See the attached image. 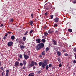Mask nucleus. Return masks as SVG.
Returning <instances> with one entry per match:
<instances>
[{"mask_svg": "<svg viewBox=\"0 0 76 76\" xmlns=\"http://www.w3.org/2000/svg\"><path fill=\"white\" fill-rule=\"evenodd\" d=\"M42 61H41L39 63V66H41L42 64Z\"/></svg>", "mask_w": 76, "mask_h": 76, "instance_id": "20", "label": "nucleus"}, {"mask_svg": "<svg viewBox=\"0 0 76 76\" xmlns=\"http://www.w3.org/2000/svg\"><path fill=\"white\" fill-rule=\"evenodd\" d=\"M20 48L21 50H22L23 49H24V48H25V46L23 45L20 46Z\"/></svg>", "mask_w": 76, "mask_h": 76, "instance_id": "15", "label": "nucleus"}, {"mask_svg": "<svg viewBox=\"0 0 76 76\" xmlns=\"http://www.w3.org/2000/svg\"><path fill=\"white\" fill-rule=\"evenodd\" d=\"M57 54L58 56H61V52L60 51H58Z\"/></svg>", "mask_w": 76, "mask_h": 76, "instance_id": "19", "label": "nucleus"}, {"mask_svg": "<svg viewBox=\"0 0 76 76\" xmlns=\"http://www.w3.org/2000/svg\"><path fill=\"white\" fill-rule=\"evenodd\" d=\"M15 39V36H14V35L12 36L11 37V39L12 40H14V39Z\"/></svg>", "mask_w": 76, "mask_h": 76, "instance_id": "14", "label": "nucleus"}, {"mask_svg": "<svg viewBox=\"0 0 76 76\" xmlns=\"http://www.w3.org/2000/svg\"><path fill=\"white\" fill-rule=\"evenodd\" d=\"M49 67L52 68V64H50L49 65Z\"/></svg>", "mask_w": 76, "mask_h": 76, "instance_id": "35", "label": "nucleus"}, {"mask_svg": "<svg viewBox=\"0 0 76 76\" xmlns=\"http://www.w3.org/2000/svg\"><path fill=\"white\" fill-rule=\"evenodd\" d=\"M59 18L58 17H56L55 18V19H54L55 22H56V23H57L58 21H59Z\"/></svg>", "mask_w": 76, "mask_h": 76, "instance_id": "7", "label": "nucleus"}, {"mask_svg": "<svg viewBox=\"0 0 76 76\" xmlns=\"http://www.w3.org/2000/svg\"><path fill=\"white\" fill-rule=\"evenodd\" d=\"M41 39H36V41L37 43H38V44H39V43H41Z\"/></svg>", "mask_w": 76, "mask_h": 76, "instance_id": "9", "label": "nucleus"}, {"mask_svg": "<svg viewBox=\"0 0 76 76\" xmlns=\"http://www.w3.org/2000/svg\"><path fill=\"white\" fill-rule=\"evenodd\" d=\"M46 10H48V8L47 7L46 9Z\"/></svg>", "mask_w": 76, "mask_h": 76, "instance_id": "58", "label": "nucleus"}, {"mask_svg": "<svg viewBox=\"0 0 76 76\" xmlns=\"http://www.w3.org/2000/svg\"><path fill=\"white\" fill-rule=\"evenodd\" d=\"M58 60L59 63H60L61 62V60H60V58H58Z\"/></svg>", "mask_w": 76, "mask_h": 76, "instance_id": "36", "label": "nucleus"}, {"mask_svg": "<svg viewBox=\"0 0 76 76\" xmlns=\"http://www.w3.org/2000/svg\"><path fill=\"white\" fill-rule=\"evenodd\" d=\"M44 28H47V26H45V27H44Z\"/></svg>", "mask_w": 76, "mask_h": 76, "instance_id": "62", "label": "nucleus"}, {"mask_svg": "<svg viewBox=\"0 0 76 76\" xmlns=\"http://www.w3.org/2000/svg\"><path fill=\"white\" fill-rule=\"evenodd\" d=\"M26 66H23L22 68V69H23V70H25V69H26Z\"/></svg>", "mask_w": 76, "mask_h": 76, "instance_id": "38", "label": "nucleus"}, {"mask_svg": "<svg viewBox=\"0 0 76 76\" xmlns=\"http://www.w3.org/2000/svg\"><path fill=\"white\" fill-rule=\"evenodd\" d=\"M33 31H33V30H31L30 31V32H29L28 34H30V35H31V34H32V33L33 32Z\"/></svg>", "mask_w": 76, "mask_h": 76, "instance_id": "22", "label": "nucleus"}, {"mask_svg": "<svg viewBox=\"0 0 76 76\" xmlns=\"http://www.w3.org/2000/svg\"><path fill=\"white\" fill-rule=\"evenodd\" d=\"M20 66H23V64H22V63H20Z\"/></svg>", "mask_w": 76, "mask_h": 76, "instance_id": "40", "label": "nucleus"}, {"mask_svg": "<svg viewBox=\"0 0 76 76\" xmlns=\"http://www.w3.org/2000/svg\"><path fill=\"white\" fill-rule=\"evenodd\" d=\"M44 34L45 37H47L48 35V32H44Z\"/></svg>", "mask_w": 76, "mask_h": 76, "instance_id": "18", "label": "nucleus"}, {"mask_svg": "<svg viewBox=\"0 0 76 76\" xmlns=\"http://www.w3.org/2000/svg\"><path fill=\"white\" fill-rule=\"evenodd\" d=\"M43 63L46 65H47L48 64V60L46 59L45 60H44Z\"/></svg>", "mask_w": 76, "mask_h": 76, "instance_id": "8", "label": "nucleus"}, {"mask_svg": "<svg viewBox=\"0 0 76 76\" xmlns=\"http://www.w3.org/2000/svg\"><path fill=\"white\" fill-rule=\"evenodd\" d=\"M63 51L64 53V52H66V50L64 49V50H63Z\"/></svg>", "mask_w": 76, "mask_h": 76, "instance_id": "54", "label": "nucleus"}, {"mask_svg": "<svg viewBox=\"0 0 76 76\" xmlns=\"http://www.w3.org/2000/svg\"><path fill=\"white\" fill-rule=\"evenodd\" d=\"M4 72H3L2 73V76H4Z\"/></svg>", "mask_w": 76, "mask_h": 76, "instance_id": "47", "label": "nucleus"}, {"mask_svg": "<svg viewBox=\"0 0 76 76\" xmlns=\"http://www.w3.org/2000/svg\"><path fill=\"white\" fill-rule=\"evenodd\" d=\"M74 12L75 13V14L76 15V10H75Z\"/></svg>", "mask_w": 76, "mask_h": 76, "instance_id": "53", "label": "nucleus"}, {"mask_svg": "<svg viewBox=\"0 0 76 76\" xmlns=\"http://www.w3.org/2000/svg\"><path fill=\"white\" fill-rule=\"evenodd\" d=\"M46 70H48V68L49 67L48 65H47L45 66Z\"/></svg>", "mask_w": 76, "mask_h": 76, "instance_id": "21", "label": "nucleus"}, {"mask_svg": "<svg viewBox=\"0 0 76 76\" xmlns=\"http://www.w3.org/2000/svg\"><path fill=\"white\" fill-rule=\"evenodd\" d=\"M7 35H8V34L7 33H6V34L5 35V37H7Z\"/></svg>", "mask_w": 76, "mask_h": 76, "instance_id": "52", "label": "nucleus"}, {"mask_svg": "<svg viewBox=\"0 0 76 76\" xmlns=\"http://www.w3.org/2000/svg\"><path fill=\"white\" fill-rule=\"evenodd\" d=\"M53 17H54V15H50V18H51V19H53Z\"/></svg>", "mask_w": 76, "mask_h": 76, "instance_id": "37", "label": "nucleus"}, {"mask_svg": "<svg viewBox=\"0 0 76 76\" xmlns=\"http://www.w3.org/2000/svg\"><path fill=\"white\" fill-rule=\"evenodd\" d=\"M18 61H20V58H19L18 59Z\"/></svg>", "mask_w": 76, "mask_h": 76, "instance_id": "61", "label": "nucleus"}, {"mask_svg": "<svg viewBox=\"0 0 76 76\" xmlns=\"http://www.w3.org/2000/svg\"><path fill=\"white\" fill-rule=\"evenodd\" d=\"M16 41H18V39H16Z\"/></svg>", "mask_w": 76, "mask_h": 76, "instance_id": "64", "label": "nucleus"}, {"mask_svg": "<svg viewBox=\"0 0 76 76\" xmlns=\"http://www.w3.org/2000/svg\"><path fill=\"white\" fill-rule=\"evenodd\" d=\"M49 50V48H48V47L46 48V50H45L46 52L48 51Z\"/></svg>", "mask_w": 76, "mask_h": 76, "instance_id": "32", "label": "nucleus"}, {"mask_svg": "<svg viewBox=\"0 0 76 76\" xmlns=\"http://www.w3.org/2000/svg\"><path fill=\"white\" fill-rule=\"evenodd\" d=\"M3 26V24L2 23L1 25V27H2V26Z\"/></svg>", "mask_w": 76, "mask_h": 76, "instance_id": "56", "label": "nucleus"}, {"mask_svg": "<svg viewBox=\"0 0 76 76\" xmlns=\"http://www.w3.org/2000/svg\"><path fill=\"white\" fill-rule=\"evenodd\" d=\"M54 27L56 28V27H57L58 26V24H57L55 23L54 24Z\"/></svg>", "mask_w": 76, "mask_h": 76, "instance_id": "27", "label": "nucleus"}, {"mask_svg": "<svg viewBox=\"0 0 76 76\" xmlns=\"http://www.w3.org/2000/svg\"><path fill=\"white\" fill-rule=\"evenodd\" d=\"M7 33H8V34H12V32H8Z\"/></svg>", "mask_w": 76, "mask_h": 76, "instance_id": "57", "label": "nucleus"}, {"mask_svg": "<svg viewBox=\"0 0 76 76\" xmlns=\"http://www.w3.org/2000/svg\"><path fill=\"white\" fill-rule=\"evenodd\" d=\"M6 36L4 37L3 38V39H4V40L6 39Z\"/></svg>", "mask_w": 76, "mask_h": 76, "instance_id": "46", "label": "nucleus"}, {"mask_svg": "<svg viewBox=\"0 0 76 76\" xmlns=\"http://www.w3.org/2000/svg\"><path fill=\"white\" fill-rule=\"evenodd\" d=\"M73 3L74 4H75V3H76V1H74Z\"/></svg>", "mask_w": 76, "mask_h": 76, "instance_id": "51", "label": "nucleus"}, {"mask_svg": "<svg viewBox=\"0 0 76 76\" xmlns=\"http://www.w3.org/2000/svg\"><path fill=\"white\" fill-rule=\"evenodd\" d=\"M58 30H56L55 32V34H56V33H58Z\"/></svg>", "mask_w": 76, "mask_h": 76, "instance_id": "44", "label": "nucleus"}, {"mask_svg": "<svg viewBox=\"0 0 76 76\" xmlns=\"http://www.w3.org/2000/svg\"><path fill=\"white\" fill-rule=\"evenodd\" d=\"M19 42H20V44H22V39H20Z\"/></svg>", "mask_w": 76, "mask_h": 76, "instance_id": "31", "label": "nucleus"}, {"mask_svg": "<svg viewBox=\"0 0 76 76\" xmlns=\"http://www.w3.org/2000/svg\"><path fill=\"white\" fill-rule=\"evenodd\" d=\"M37 65V63L34 61H32L31 63V64H29L28 65V67L29 68H31L32 67L34 66V65Z\"/></svg>", "mask_w": 76, "mask_h": 76, "instance_id": "1", "label": "nucleus"}, {"mask_svg": "<svg viewBox=\"0 0 76 76\" xmlns=\"http://www.w3.org/2000/svg\"><path fill=\"white\" fill-rule=\"evenodd\" d=\"M26 37H24L23 38V41H25V40H26Z\"/></svg>", "mask_w": 76, "mask_h": 76, "instance_id": "26", "label": "nucleus"}, {"mask_svg": "<svg viewBox=\"0 0 76 76\" xmlns=\"http://www.w3.org/2000/svg\"><path fill=\"white\" fill-rule=\"evenodd\" d=\"M65 56H69V54H67V53H65L64 54Z\"/></svg>", "mask_w": 76, "mask_h": 76, "instance_id": "39", "label": "nucleus"}, {"mask_svg": "<svg viewBox=\"0 0 76 76\" xmlns=\"http://www.w3.org/2000/svg\"><path fill=\"white\" fill-rule=\"evenodd\" d=\"M46 66H47L46 65L42 63L41 67H42V68H43V69H45Z\"/></svg>", "mask_w": 76, "mask_h": 76, "instance_id": "12", "label": "nucleus"}, {"mask_svg": "<svg viewBox=\"0 0 76 76\" xmlns=\"http://www.w3.org/2000/svg\"><path fill=\"white\" fill-rule=\"evenodd\" d=\"M28 32H29V31H26V32L25 34H24V35H26L28 34Z\"/></svg>", "mask_w": 76, "mask_h": 76, "instance_id": "24", "label": "nucleus"}, {"mask_svg": "<svg viewBox=\"0 0 76 76\" xmlns=\"http://www.w3.org/2000/svg\"><path fill=\"white\" fill-rule=\"evenodd\" d=\"M73 51L75 52H76V48H74L73 49Z\"/></svg>", "mask_w": 76, "mask_h": 76, "instance_id": "42", "label": "nucleus"}, {"mask_svg": "<svg viewBox=\"0 0 76 76\" xmlns=\"http://www.w3.org/2000/svg\"><path fill=\"white\" fill-rule=\"evenodd\" d=\"M31 17L32 19L34 18V14L33 13L31 14Z\"/></svg>", "mask_w": 76, "mask_h": 76, "instance_id": "34", "label": "nucleus"}, {"mask_svg": "<svg viewBox=\"0 0 76 76\" xmlns=\"http://www.w3.org/2000/svg\"><path fill=\"white\" fill-rule=\"evenodd\" d=\"M68 31H69V32H72V29H68Z\"/></svg>", "mask_w": 76, "mask_h": 76, "instance_id": "29", "label": "nucleus"}, {"mask_svg": "<svg viewBox=\"0 0 76 76\" xmlns=\"http://www.w3.org/2000/svg\"><path fill=\"white\" fill-rule=\"evenodd\" d=\"M34 73H30L28 76H34Z\"/></svg>", "mask_w": 76, "mask_h": 76, "instance_id": "17", "label": "nucleus"}, {"mask_svg": "<svg viewBox=\"0 0 76 76\" xmlns=\"http://www.w3.org/2000/svg\"><path fill=\"white\" fill-rule=\"evenodd\" d=\"M58 31H60V32H61V28H59L58 29Z\"/></svg>", "mask_w": 76, "mask_h": 76, "instance_id": "30", "label": "nucleus"}, {"mask_svg": "<svg viewBox=\"0 0 76 76\" xmlns=\"http://www.w3.org/2000/svg\"><path fill=\"white\" fill-rule=\"evenodd\" d=\"M39 57H42V55H40L39 56Z\"/></svg>", "mask_w": 76, "mask_h": 76, "instance_id": "59", "label": "nucleus"}, {"mask_svg": "<svg viewBox=\"0 0 76 76\" xmlns=\"http://www.w3.org/2000/svg\"><path fill=\"white\" fill-rule=\"evenodd\" d=\"M1 62H0V66H1Z\"/></svg>", "mask_w": 76, "mask_h": 76, "instance_id": "60", "label": "nucleus"}, {"mask_svg": "<svg viewBox=\"0 0 76 76\" xmlns=\"http://www.w3.org/2000/svg\"><path fill=\"white\" fill-rule=\"evenodd\" d=\"M39 44H40V46L41 48H44V43H39Z\"/></svg>", "mask_w": 76, "mask_h": 76, "instance_id": "11", "label": "nucleus"}, {"mask_svg": "<svg viewBox=\"0 0 76 76\" xmlns=\"http://www.w3.org/2000/svg\"><path fill=\"white\" fill-rule=\"evenodd\" d=\"M36 49L37 51H38V50H39L40 49H41L40 46V44H38L36 46Z\"/></svg>", "mask_w": 76, "mask_h": 76, "instance_id": "2", "label": "nucleus"}, {"mask_svg": "<svg viewBox=\"0 0 76 76\" xmlns=\"http://www.w3.org/2000/svg\"><path fill=\"white\" fill-rule=\"evenodd\" d=\"M41 41L42 42H43V43H45V42L46 40L45 39H42Z\"/></svg>", "mask_w": 76, "mask_h": 76, "instance_id": "23", "label": "nucleus"}, {"mask_svg": "<svg viewBox=\"0 0 76 76\" xmlns=\"http://www.w3.org/2000/svg\"><path fill=\"white\" fill-rule=\"evenodd\" d=\"M45 16H47V15H48V12H46L45 13Z\"/></svg>", "mask_w": 76, "mask_h": 76, "instance_id": "49", "label": "nucleus"}, {"mask_svg": "<svg viewBox=\"0 0 76 76\" xmlns=\"http://www.w3.org/2000/svg\"><path fill=\"white\" fill-rule=\"evenodd\" d=\"M61 66H62V65H61V63L59 64V67H61Z\"/></svg>", "mask_w": 76, "mask_h": 76, "instance_id": "43", "label": "nucleus"}, {"mask_svg": "<svg viewBox=\"0 0 76 76\" xmlns=\"http://www.w3.org/2000/svg\"><path fill=\"white\" fill-rule=\"evenodd\" d=\"M30 25L31 26H33V25L32 24H33L34 23V22L32 20H30Z\"/></svg>", "mask_w": 76, "mask_h": 76, "instance_id": "16", "label": "nucleus"}, {"mask_svg": "<svg viewBox=\"0 0 76 76\" xmlns=\"http://www.w3.org/2000/svg\"><path fill=\"white\" fill-rule=\"evenodd\" d=\"M35 20H36V21L37 20V18L35 19Z\"/></svg>", "mask_w": 76, "mask_h": 76, "instance_id": "63", "label": "nucleus"}, {"mask_svg": "<svg viewBox=\"0 0 76 76\" xmlns=\"http://www.w3.org/2000/svg\"><path fill=\"white\" fill-rule=\"evenodd\" d=\"M13 19H11L10 22H13Z\"/></svg>", "mask_w": 76, "mask_h": 76, "instance_id": "50", "label": "nucleus"}, {"mask_svg": "<svg viewBox=\"0 0 76 76\" xmlns=\"http://www.w3.org/2000/svg\"><path fill=\"white\" fill-rule=\"evenodd\" d=\"M42 55H43L44 56L45 55V51H44L42 53Z\"/></svg>", "mask_w": 76, "mask_h": 76, "instance_id": "25", "label": "nucleus"}, {"mask_svg": "<svg viewBox=\"0 0 76 76\" xmlns=\"http://www.w3.org/2000/svg\"><path fill=\"white\" fill-rule=\"evenodd\" d=\"M48 33L50 34H53L54 33V29H50L48 31Z\"/></svg>", "mask_w": 76, "mask_h": 76, "instance_id": "3", "label": "nucleus"}, {"mask_svg": "<svg viewBox=\"0 0 76 76\" xmlns=\"http://www.w3.org/2000/svg\"><path fill=\"white\" fill-rule=\"evenodd\" d=\"M19 58H22V55L20 54V55L18 56Z\"/></svg>", "mask_w": 76, "mask_h": 76, "instance_id": "28", "label": "nucleus"}, {"mask_svg": "<svg viewBox=\"0 0 76 76\" xmlns=\"http://www.w3.org/2000/svg\"><path fill=\"white\" fill-rule=\"evenodd\" d=\"M52 42L53 45H57V42L55 41L54 39H52Z\"/></svg>", "mask_w": 76, "mask_h": 76, "instance_id": "10", "label": "nucleus"}, {"mask_svg": "<svg viewBox=\"0 0 76 76\" xmlns=\"http://www.w3.org/2000/svg\"><path fill=\"white\" fill-rule=\"evenodd\" d=\"M23 64L24 65V66H26V61L25 60H23Z\"/></svg>", "mask_w": 76, "mask_h": 76, "instance_id": "13", "label": "nucleus"}, {"mask_svg": "<svg viewBox=\"0 0 76 76\" xmlns=\"http://www.w3.org/2000/svg\"><path fill=\"white\" fill-rule=\"evenodd\" d=\"M9 70H7L6 71V74H9Z\"/></svg>", "mask_w": 76, "mask_h": 76, "instance_id": "33", "label": "nucleus"}, {"mask_svg": "<svg viewBox=\"0 0 76 76\" xmlns=\"http://www.w3.org/2000/svg\"><path fill=\"white\" fill-rule=\"evenodd\" d=\"M37 73L39 74L41 73V71H37Z\"/></svg>", "mask_w": 76, "mask_h": 76, "instance_id": "41", "label": "nucleus"}, {"mask_svg": "<svg viewBox=\"0 0 76 76\" xmlns=\"http://www.w3.org/2000/svg\"><path fill=\"white\" fill-rule=\"evenodd\" d=\"M5 76H9V74H6L5 75Z\"/></svg>", "mask_w": 76, "mask_h": 76, "instance_id": "55", "label": "nucleus"}, {"mask_svg": "<svg viewBox=\"0 0 76 76\" xmlns=\"http://www.w3.org/2000/svg\"><path fill=\"white\" fill-rule=\"evenodd\" d=\"M33 69H36V67L35 66H33Z\"/></svg>", "mask_w": 76, "mask_h": 76, "instance_id": "48", "label": "nucleus"}, {"mask_svg": "<svg viewBox=\"0 0 76 76\" xmlns=\"http://www.w3.org/2000/svg\"><path fill=\"white\" fill-rule=\"evenodd\" d=\"M23 56L25 60H27V59L29 58V56H28V55H27L26 54H25V53H24Z\"/></svg>", "mask_w": 76, "mask_h": 76, "instance_id": "4", "label": "nucleus"}, {"mask_svg": "<svg viewBox=\"0 0 76 76\" xmlns=\"http://www.w3.org/2000/svg\"><path fill=\"white\" fill-rule=\"evenodd\" d=\"M1 69L2 70H4V68L3 67H1Z\"/></svg>", "mask_w": 76, "mask_h": 76, "instance_id": "45", "label": "nucleus"}, {"mask_svg": "<svg viewBox=\"0 0 76 76\" xmlns=\"http://www.w3.org/2000/svg\"><path fill=\"white\" fill-rule=\"evenodd\" d=\"M7 45L9 47H12L13 45V42H10L8 43Z\"/></svg>", "mask_w": 76, "mask_h": 76, "instance_id": "5", "label": "nucleus"}, {"mask_svg": "<svg viewBox=\"0 0 76 76\" xmlns=\"http://www.w3.org/2000/svg\"><path fill=\"white\" fill-rule=\"evenodd\" d=\"M19 65V62L18 61H16L15 63V67H18Z\"/></svg>", "mask_w": 76, "mask_h": 76, "instance_id": "6", "label": "nucleus"}]
</instances>
